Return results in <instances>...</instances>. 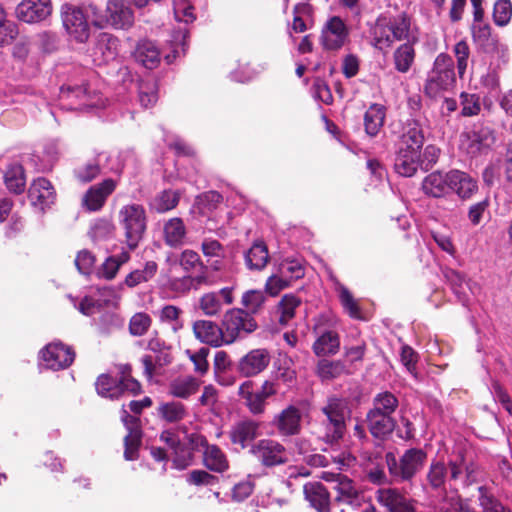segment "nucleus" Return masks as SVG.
<instances>
[{"label":"nucleus","instance_id":"39448f33","mask_svg":"<svg viewBox=\"0 0 512 512\" xmlns=\"http://www.w3.org/2000/svg\"><path fill=\"white\" fill-rule=\"evenodd\" d=\"M495 143L493 129L482 126L460 136V147L471 157L487 153Z\"/></svg>","mask_w":512,"mask_h":512},{"label":"nucleus","instance_id":"e2e57ef3","mask_svg":"<svg viewBox=\"0 0 512 512\" xmlns=\"http://www.w3.org/2000/svg\"><path fill=\"white\" fill-rule=\"evenodd\" d=\"M388 22L395 40H402L408 36L410 20L405 14H401L394 19H388Z\"/></svg>","mask_w":512,"mask_h":512},{"label":"nucleus","instance_id":"49530a36","mask_svg":"<svg viewBox=\"0 0 512 512\" xmlns=\"http://www.w3.org/2000/svg\"><path fill=\"white\" fill-rule=\"evenodd\" d=\"M115 226L109 219H97L91 225L89 234L94 242H101L113 237Z\"/></svg>","mask_w":512,"mask_h":512},{"label":"nucleus","instance_id":"bb28decb","mask_svg":"<svg viewBox=\"0 0 512 512\" xmlns=\"http://www.w3.org/2000/svg\"><path fill=\"white\" fill-rule=\"evenodd\" d=\"M394 166L398 174L411 177L421 168V153L398 149Z\"/></svg>","mask_w":512,"mask_h":512},{"label":"nucleus","instance_id":"b1692460","mask_svg":"<svg viewBox=\"0 0 512 512\" xmlns=\"http://www.w3.org/2000/svg\"><path fill=\"white\" fill-rule=\"evenodd\" d=\"M449 179L450 190H453L462 199H469L478 190L476 180L463 171H450Z\"/></svg>","mask_w":512,"mask_h":512},{"label":"nucleus","instance_id":"9d476101","mask_svg":"<svg viewBox=\"0 0 512 512\" xmlns=\"http://www.w3.org/2000/svg\"><path fill=\"white\" fill-rule=\"evenodd\" d=\"M74 357L75 354L71 348L60 342L50 343L41 351V360L47 368L52 370L69 367Z\"/></svg>","mask_w":512,"mask_h":512},{"label":"nucleus","instance_id":"aec40b11","mask_svg":"<svg viewBox=\"0 0 512 512\" xmlns=\"http://www.w3.org/2000/svg\"><path fill=\"white\" fill-rule=\"evenodd\" d=\"M259 427L260 424L251 419L239 421L232 426L229 432L230 440L244 449L259 435Z\"/></svg>","mask_w":512,"mask_h":512},{"label":"nucleus","instance_id":"f704fd0d","mask_svg":"<svg viewBox=\"0 0 512 512\" xmlns=\"http://www.w3.org/2000/svg\"><path fill=\"white\" fill-rule=\"evenodd\" d=\"M268 260V249L262 241L255 242L245 254L246 265L250 270H262Z\"/></svg>","mask_w":512,"mask_h":512},{"label":"nucleus","instance_id":"09e8293b","mask_svg":"<svg viewBox=\"0 0 512 512\" xmlns=\"http://www.w3.org/2000/svg\"><path fill=\"white\" fill-rule=\"evenodd\" d=\"M179 193L173 190H164L159 193L152 202V207L158 212H167L177 206Z\"/></svg>","mask_w":512,"mask_h":512},{"label":"nucleus","instance_id":"c03bdc74","mask_svg":"<svg viewBox=\"0 0 512 512\" xmlns=\"http://www.w3.org/2000/svg\"><path fill=\"white\" fill-rule=\"evenodd\" d=\"M373 35L375 45L379 49L389 47L395 41L392 31L390 30L388 19L385 17H381L377 20Z\"/></svg>","mask_w":512,"mask_h":512},{"label":"nucleus","instance_id":"ea45409f","mask_svg":"<svg viewBox=\"0 0 512 512\" xmlns=\"http://www.w3.org/2000/svg\"><path fill=\"white\" fill-rule=\"evenodd\" d=\"M129 259L130 253L128 251H122L118 255L108 257L99 269V276L106 280L114 279L120 267L127 263Z\"/></svg>","mask_w":512,"mask_h":512},{"label":"nucleus","instance_id":"680f3d73","mask_svg":"<svg viewBox=\"0 0 512 512\" xmlns=\"http://www.w3.org/2000/svg\"><path fill=\"white\" fill-rule=\"evenodd\" d=\"M151 318L146 313H136L134 314L129 323L130 333L134 336H142L144 335L151 326Z\"/></svg>","mask_w":512,"mask_h":512},{"label":"nucleus","instance_id":"a19ab883","mask_svg":"<svg viewBox=\"0 0 512 512\" xmlns=\"http://www.w3.org/2000/svg\"><path fill=\"white\" fill-rule=\"evenodd\" d=\"M158 266L154 261L146 262L143 269H136L129 273L125 278V284L130 287H136L137 285L151 280L156 272Z\"/></svg>","mask_w":512,"mask_h":512},{"label":"nucleus","instance_id":"412c9836","mask_svg":"<svg viewBox=\"0 0 512 512\" xmlns=\"http://www.w3.org/2000/svg\"><path fill=\"white\" fill-rule=\"evenodd\" d=\"M118 53V40L108 33H101L97 37L93 49V60L97 65L106 64L114 60Z\"/></svg>","mask_w":512,"mask_h":512},{"label":"nucleus","instance_id":"423d86ee","mask_svg":"<svg viewBox=\"0 0 512 512\" xmlns=\"http://www.w3.org/2000/svg\"><path fill=\"white\" fill-rule=\"evenodd\" d=\"M63 26L68 35L79 43H84L90 36V27L83 11L71 4H64L61 9Z\"/></svg>","mask_w":512,"mask_h":512},{"label":"nucleus","instance_id":"c85d7f7f","mask_svg":"<svg viewBox=\"0 0 512 512\" xmlns=\"http://www.w3.org/2000/svg\"><path fill=\"white\" fill-rule=\"evenodd\" d=\"M449 173L442 174L433 172L429 174L423 181L422 187L426 194L433 197H441L450 190Z\"/></svg>","mask_w":512,"mask_h":512},{"label":"nucleus","instance_id":"4be33fe9","mask_svg":"<svg viewBox=\"0 0 512 512\" xmlns=\"http://www.w3.org/2000/svg\"><path fill=\"white\" fill-rule=\"evenodd\" d=\"M305 499L318 512H328L330 497L321 482H306L303 486Z\"/></svg>","mask_w":512,"mask_h":512},{"label":"nucleus","instance_id":"338daca9","mask_svg":"<svg viewBox=\"0 0 512 512\" xmlns=\"http://www.w3.org/2000/svg\"><path fill=\"white\" fill-rule=\"evenodd\" d=\"M189 356V359L193 362L194 364V370L195 372L197 373H200V374H205L208 370V367H209V364H208V361H207V356L209 354V349L208 348H201L199 349L197 352H191L189 350H187L186 352Z\"/></svg>","mask_w":512,"mask_h":512},{"label":"nucleus","instance_id":"9b49d317","mask_svg":"<svg viewBox=\"0 0 512 512\" xmlns=\"http://www.w3.org/2000/svg\"><path fill=\"white\" fill-rule=\"evenodd\" d=\"M234 302L233 288L225 287L217 292L204 293L198 301V307L206 316L218 315L223 305H231Z\"/></svg>","mask_w":512,"mask_h":512},{"label":"nucleus","instance_id":"6e6552de","mask_svg":"<svg viewBox=\"0 0 512 512\" xmlns=\"http://www.w3.org/2000/svg\"><path fill=\"white\" fill-rule=\"evenodd\" d=\"M349 40V29L338 16L330 17L322 27L320 43L327 51L341 49Z\"/></svg>","mask_w":512,"mask_h":512},{"label":"nucleus","instance_id":"052dcab7","mask_svg":"<svg viewBox=\"0 0 512 512\" xmlns=\"http://www.w3.org/2000/svg\"><path fill=\"white\" fill-rule=\"evenodd\" d=\"M177 264H179L185 272H190L198 266L202 267L200 256L193 250H184L179 259H175L171 262V268Z\"/></svg>","mask_w":512,"mask_h":512},{"label":"nucleus","instance_id":"6ab92c4d","mask_svg":"<svg viewBox=\"0 0 512 512\" xmlns=\"http://www.w3.org/2000/svg\"><path fill=\"white\" fill-rule=\"evenodd\" d=\"M195 337L202 343L219 347L225 344L222 326L208 320H197L193 323Z\"/></svg>","mask_w":512,"mask_h":512},{"label":"nucleus","instance_id":"0eeeda50","mask_svg":"<svg viewBox=\"0 0 512 512\" xmlns=\"http://www.w3.org/2000/svg\"><path fill=\"white\" fill-rule=\"evenodd\" d=\"M426 454L421 449H410L402 456L400 464L392 453L386 454V463L392 475L409 479L422 468Z\"/></svg>","mask_w":512,"mask_h":512},{"label":"nucleus","instance_id":"79ce46f5","mask_svg":"<svg viewBox=\"0 0 512 512\" xmlns=\"http://www.w3.org/2000/svg\"><path fill=\"white\" fill-rule=\"evenodd\" d=\"M393 58L396 70L406 73L414 62L415 50L411 44H402L395 50Z\"/></svg>","mask_w":512,"mask_h":512},{"label":"nucleus","instance_id":"c756f323","mask_svg":"<svg viewBox=\"0 0 512 512\" xmlns=\"http://www.w3.org/2000/svg\"><path fill=\"white\" fill-rule=\"evenodd\" d=\"M239 395L252 414L259 415L265 411L266 400L257 391H253L252 381L247 380L239 386Z\"/></svg>","mask_w":512,"mask_h":512},{"label":"nucleus","instance_id":"a211bd4d","mask_svg":"<svg viewBox=\"0 0 512 512\" xmlns=\"http://www.w3.org/2000/svg\"><path fill=\"white\" fill-rule=\"evenodd\" d=\"M106 14L107 21L115 28L125 29L134 22L133 11L124 0H109Z\"/></svg>","mask_w":512,"mask_h":512},{"label":"nucleus","instance_id":"5701e85b","mask_svg":"<svg viewBox=\"0 0 512 512\" xmlns=\"http://www.w3.org/2000/svg\"><path fill=\"white\" fill-rule=\"evenodd\" d=\"M377 499L390 512H415L409 500L396 489H379Z\"/></svg>","mask_w":512,"mask_h":512},{"label":"nucleus","instance_id":"f03ea898","mask_svg":"<svg viewBox=\"0 0 512 512\" xmlns=\"http://www.w3.org/2000/svg\"><path fill=\"white\" fill-rule=\"evenodd\" d=\"M455 82L454 62L445 53H440L431 71L428 73L424 92L430 98H437L447 91Z\"/></svg>","mask_w":512,"mask_h":512},{"label":"nucleus","instance_id":"6e6d98bb","mask_svg":"<svg viewBox=\"0 0 512 512\" xmlns=\"http://www.w3.org/2000/svg\"><path fill=\"white\" fill-rule=\"evenodd\" d=\"M337 497L339 502L349 505H357L359 503V491L352 486V482H338L336 487Z\"/></svg>","mask_w":512,"mask_h":512},{"label":"nucleus","instance_id":"1a4fd4ad","mask_svg":"<svg viewBox=\"0 0 512 512\" xmlns=\"http://www.w3.org/2000/svg\"><path fill=\"white\" fill-rule=\"evenodd\" d=\"M250 453L265 466H275L287 461L285 447L272 439H261L253 444Z\"/></svg>","mask_w":512,"mask_h":512},{"label":"nucleus","instance_id":"e433bc0d","mask_svg":"<svg viewBox=\"0 0 512 512\" xmlns=\"http://www.w3.org/2000/svg\"><path fill=\"white\" fill-rule=\"evenodd\" d=\"M158 414L162 420L168 423H177L187 416L185 405L178 401H169L161 403L157 408Z\"/></svg>","mask_w":512,"mask_h":512},{"label":"nucleus","instance_id":"f8f14e48","mask_svg":"<svg viewBox=\"0 0 512 512\" xmlns=\"http://www.w3.org/2000/svg\"><path fill=\"white\" fill-rule=\"evenodd\" d=\"M270 361L271 355L267 349H253L240 359L238 370L246 377L256 376L268 367Z\"/></svg>","mask_w":512,"mask_h":512},{"label":"nucleus","instance_id":"de8ad7c7","mask_svg":"<svg viewBox=\"0 0 512 512\" xmlns=\"http://www.w3.org/2000/svg\"><path fill=\"white\" fill-rule=\"evenodd\" d=\"M397 407L398 400L395 395L385 391L374 397L373 408L371 410L392 416Z\"/></svg>","mask_w":512,"mask_h":512},{"label":"nucleus","instance_id":"13d9d810","mask_svg":"<svg viewBox=\"0 0 512 512\" xmlns=\"http://www.w3.org/2000/svg\"><path fill=\"white\" fill-rule=\"evenodd\" d=\"M478 491L480 505L484 512H510L494 498L493 494L489 492L487 488L479 487Z\"/></svg>","mask_w":512,"mask_h":512},{"label":"nucleus","instance_id":"3c124183","mask_svg":"<svg viewBox=\"0 0 512 512\" xmlns=\"http://www.w3.org/2000/svg\"><path fill=\"white\" fill-rule=\"evenodd\" d=\"M345 371V365L341 361H331L323 359L317 366L318 375L324 380H330L339 377Z\"/></svg>","mask_w":512,"mask_h":512},{"label":"nucleus","instance_id":"2eb2a0df","mask_svg":"<svg viewBox=\"0 0 512 512\" xmlns=\"http://www.w3.org/2000/svg\"><path fill=\"white\" fill-rule=\"evenodd\" d=\"M115 188L116 181L110 178L105 179L100 184L91 186L83 196V206L89 211L100 210L103 207L107 197L112 194Z\"/></svg>","mask_w":512,"mask_h":512},{"label":"nucleus","instance_id":"f3484780","mask_svg":"<svg viewBox=\"0 0 512 512\" xmlns=\"http://www.w3.org/2000/svg\"><path fill=\"white\" fill-rule=\"evenodd\" d=\"M301 412L295 406H288L277 414L273 420V425L282 436L296 435L301 430Z\"/></svg>","mask_w":512,"mask_h":512},{"label":"nucleus","instance_id":"c9c22d12","mask_svg":"<svg viewBox=\"0 0 512 512\" xmlns=\"http://www.w3.org/2000/svg\"><path fill=\"white\" fill-rule=\"evenodd\" d=\"M186 235V228L181 218H171L164 224V239L171 247L180 246Z\"/></svg>","mask_w":512,"mask_h":512},{"label":"nucleus","instance_id":"7ed1b4c3","mask_svg":"<svg viewBox=\"0 0 512 512\" xmlns=\"http://www.w3.org/2000/svg\"><path fill=\"white\" fill-rule=\"evenodd\" d=\"M118 221L124 230L128 248L136 249L146 230V213L143 206L135 203L122 206L118 213Z\"/></svg>","mask_w":512,"mask_h":512},{"label":"nucleus","instance_id":"4d7b16f0","mask_svg":"<svg viewBox=\"0 0 512 512\" xmlns=\"http://www.w3.org/2000/svg\"><path fill=\"white\" fill-rule=\"evenodd\" d=\"M18 34L17 26L14 22L5 17V13L0 8V46L10 44Z\"/></svg>","mask_w":512,"mask_h":512},{"label":"nucleus","instance_id":"4468645a","mask_svg":"<svg viewBox=\"0 0 512 512\" xmlns=\"http://www.w3.org/2000/svg\"><path fill=\"white\" fill-rule=\"evenodd\" d=\"M314 331L317 338L312 349L317 356L334 355L339 351L340 339L338 334L331 329H324L321 324V318L317 320Z\"/></svg>","mask_w":512,"mask_h":512},{"label":"nucleus","instance_id":"a878e982","mask_svg":"<svg viewBox=\"0 0 512 512\" xmlns=\"http://www.w3.org/2000/svg\"><path fill=\"white\" fill-rule=\"evenodd\" d=\"M423 144L424 135L420 125L416 122L408 123L404 127L403 134L399 141L398 149L421 153Z\"/></svg>","mask_w":512,"mask_h":512},{"label":"nucleus","instance_id":"f257e3e1","mask_svg":"<svg viewBox=\"0 0 512 512\" xmlns=\"http://www.w3.org/2000/svg\"><path fill=\"white\" fill-rule=\"evenodd\" d=\"M321 411L324 415L321 420V439L328 444L338 443L345 435L346 420L351 413L347 401L330 397Z\"/></svg>","mask_w":512,"mask_h":512},{"label":"nucleus","instance_id":"864d4df0","mask_svg":"<svg viewBox=\"0 0 512 512\" xmlns=\"http://www.w3.org/2000/svg\"><path fill=\"white\" fill-rule=\"evenodd\" d=\"M453 54L456 58L457 71L462 78L467 70L470 58V48L466 41L460 40L453 47Z\"/></svg>","mask_w":512,"mask_h":512},{"label":"nucleus","instance_id":"a18cd8bd","mask_svg":"<svg viewBox=\"0 0 512 512\" xmlns=\"http://www.w3.org/2000/svg\"><path fill=\"white\" fill-rule=\"evenodd\" d=\"M96 390L99 395L110 399H117L122 395L120 382L117 383L114 379L105 374L98 377Z\"/></svg>","mask_w":512,"mask_h":512},{"label":"nucleus","instance_id":"473e14b6","mask_svg":"<svg viewBox=\"0 0 512 512\" xmlns=\"http://www.w3.org/2000/svg\"><path fill=\"white\" fill-rule=\"evenodd\" d=\"M200 387V382L192 376L178 377L169 384V393L177 398L186 399L195 394Z\"/></svg>","mask_w":512,"mask_h":512},{"label":"nucleus","instance_id":"bf43d9fd","mask_svg":"<svg viewBox=\"0 0 512 512\" xmlns=\"http://www.w3.org/2000/svg\"><path fill=\"white\" fill-rule=\"evenodd\" d=\"M175 19L179 22L191 23L195 20L194 7L188 0H173Z\"/></svg>","mask_w":512,"mask_h":512},{"label":"nucleus","instance_id":"20e7f679","mask_svg":"<svg viewBox=\"0 0 512 512\" xmlns=\"http://www.w3.org/2000/svg\"><path fill=\"white\" fill-rule=\"evenodd\" d=\"M221 325L225 344H231L243 333H252L257 328L255 319L241 308L228 310L223 316Z\"/></svg>","mask_w":512,"mask_h":512},{"label":"nucleus","instance_id":"393cba45","mask_svg":"<svg viewBox=\"0 0 512 512\" xmlns=\"http://www.w3.org/2000/svg\"><path fill=\"white\" fill-rule=\"evenodd\" d=\"M253 489V482H224V486L217 488L214 495L221 501H227L230 498L240 502L249 497Z\"/></svg>","mask_w":512,"mask_h":512},{"label":"nucleus","instance_id":"ddd939ff","mask_svg":"<svg viewBox=\"0 0 512 512\" xmlns=\"http://www.w3.org/2000/svg\"><path fill=\"white\" fill-rule=\"evenodd\" d=\"M52 11L50 0H23L16 9L17 17L27 23L46 19Z\"/></svg>","mask_w":512,"mask_h":512},{"label":"nucleus","instance_id":"0e129e2a","mask_svg":"<svg viewBox=\"0 0 512 512\" xmlns=\"http://www.w3.org/2000/svg\"><path fill=\"white\" fill-rule=\"evenodd\" d=\"M101 155L94 161L88 162L76 170V176L81 182H90L100 173Z\"/></svg>","mask_w":512,"mask_h":512},{"label":"nucleus","instance_id":"774afa93","mask_svg":"<svg viewBox=\"0 0 512 512\" xmlns=\"http://www.w3.org/2000/svg\"><path fill=\"white\" fill-rule=\"evenodd\" d=\"M280 273L290 279H299L304 276V267L298 260H285L280 265Z\"/></svg>","mask_w":512,"mask_h":512},{"label":"nucleus","instance_id":"69168bd1","mask_svg":"<svg viewBox=\"0 0 512 512\" xmlns=\"http://www.w3.org/2000/svg\"><path fill=\"white\" fill-rule=\"evenodd\" d=\"M140 104L147 108L154 105L157 101L156 85L154 82H142L139 86Z\"/></svg>","mask_w":512,"mask_h":512},{"label":"nucleus","instance_id":"37998d69","mask_svg":"<svg viewBox=\"0 0 512 512\" xmlns=\"http://www.w3.org/2000/svg\"><path fill=\"white\" fill-rule=\"evenodd\" d=\"M266 297L262 290L251 289L247 290L242 294L241 305L243 310L249 315L258 313L264 303Z\"/></svg>","mask_w":512,"mask_h":512},{"label":"nucleus","instance_id":"4c0bfd02","mask_svg":"<svg viewBox=\"0 0 512 512\" xmlns=\"http://www.w3.org/2000/svg\"><path fill=\"white\" fill-rule=\"evenodd\" d=\"M203 459L205 466L211 471L222 473L229 467L225 454L216 445L207 446L203 453Z\"/></svg>","mask_w":512,"mask_h":512},{"label":"nucleus","instance_id":"7c9ffc66","mask_svg":"<svg viewBox=\"0 0 512 512\" xmlns=\"http://www.w3.org/2000/svg\"><path fill=\"white\" fill-rule=\"evenodd\" d=\"M463 467L466 470L467 477H471L474 472L473 465H468L465 461H463L459 466L452 464L449 468H447L442 462H435L431 465L428 480H443L447 477L448 472H450L453 479H456L460 477Z\"/></svg>","mask_w":512,"mask_h":512},{"label":"nucleus","instance_id":"dca6fc26","mask_svg":"<svg viewBox=\"0 0 512 512\" xmlns=\"http://www.w3.org/2000/svg\"><path fill=\"white\" fill-rule=\"evenodd\" d=\"M28 197L33 206L44 210L55 202L56 193L51 182L41 177L35 179L30 185Z\"/></svg>","mask_w":512,"mask_h":512},{"label":"nucleus","instance_id":"2f4dec72","mask_svg":"<svg viewBox=\"0 0 512 512\" xmlns=\"http://www.w3.org/2000/svg\"><path fill=\"white\" fill-rule=\"evenodd\" d=\"M134 55L136 61L148 69L155 68L160 59L159 50L156 45L147 40L138 43Z\"/></svg>","mask_w":512,"mask_h":512},{"label":"nucleus","instance_id":"603ef678","mask_svg":"<svg viewBox=\"0 0 512 512\" xmlns=\"http://www.w3.org/2000/svg\"><path fill=\"white\" fill-rule=\"evenodd\" d=\"M301 301L294 295H284L279 303L280 318L282 325H286L295 315V309L300 305Z\"/></svg>","mask_w":512,"mask_h":512},{"label":"nucleus","instance_id":"58836bf2","mask_svg":"<svg viewBox=\"0 0 512 512\" xmlns=\"http://www.w3.org/2000/svg\"><path fill=\"white\" fill-rule=\"evenodd\" d=\"M4 181L10 192L15 194L22 193L26 185L23 167L20 164L10 165L4 174Z\"/></svg>","mask_w":512,"mask_h":512},{"label":"nucleus","instance_id":"72a5a7b5","mask_svg":"<svg viewBox=\"0 0 512 512\" xmlns=\"http://www.w3.org/2000/svg\"><path fill=\"white\" fill-rule=\"evenodd\" d=\"M385 108L381 104H372L364 115V127L369 136H376L383 127Z\"/></svg>","mask_w":512,"mask_h":512},{"label":"nucleus","instance_id":"8fccbe9b","mask_svg":"<svg viewBox=\"0 0 512 512\" xmlns=\"http://www.w3.org/2000/svg\"><path fill=\"white\" fill-rule=\"evenodd\" d=\"M461 115L464 117L476 116L481 111L480 96L474 93L462 92L459 96Z\"/></svg>","mask_w":512,"mask_h":512},{"label":"nucleus","instance_id":"cd10ccee","mask_svg":"<svg viewBox=\"0 0 512 512\" xmlns=\"http://www.w3.org/2000/svg\"><path fill=\"white\" fill-rule=\"evenodd\" d=\"M368 426L371 434L376 438H383L395 428L392 416L370 410L367 414Z\"/></svg>","mask_w":512,"mask_h":512},{"label":"nucleus","instance_id":"5fc2aeb1","mask_svg":"<svg viewBox=\"0 0 512 512\" xmlns=\"http://www.w3.org/2000/svg\"><path fill=\"white\" fill-rule=\"evenodd\" d=\"M512 17V4L510 0H498L494 4L493 20L496 25L506 26Z\"/></svg>","mask_w":512,"mask_h":512}]
</instances>
